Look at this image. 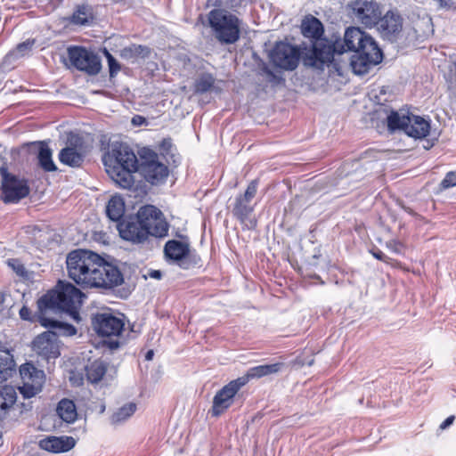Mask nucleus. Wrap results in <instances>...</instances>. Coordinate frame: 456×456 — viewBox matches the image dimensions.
Returning <instances> with one entry per match:
<instances>
[{
    "label": "nucleus",
    "mask_w": 456,
    "mask_h": 456,
    "mask_svg": "<svg viewBox=\"0 0 456 456\" xmlns=\"http://www.w3.org/2000/svg\"><path fill=\"white\" fill-rule=\"evenodd\" d=\"M241 381L233 379L223 387L214 396L211 414L217 417L224 413L232 403L235 395L242 387Z\"/></svg>",
    "instance_id": "obj_19"
},
{
    "label": "nucleus",
    "mask_w": 456,
    "mask_h": 456,
    "mask_svg": "<svg viewBox=\"0 0 456 456\" xmlns=\"http://www.w3.org/2000/svg\"><path fill=\"white\" fill-rule=\"evenodd\" d=\"M102 53L107 59L110 77L113 78L120 71L121 65L106 48L103 49Z\"/></svg>",
    "instance_id": "obj_39"
},
{
    "label": "nucleus",
    "mask_w": 456,
    "mask_h": 456,
    "mask_svg": "<svg viewBox=\"0 0 456 456\" xmlns=\"http://www.w3.org/2000/svg\"><path fill=\"white\" fill-rule=\"evenodd\" d=\"M168 228L163 213L152 205L140 208L136 216L118 224L120 237L133 243H142L149 235L165 237L167 235Z\"/></svg>",
    "instance_id": "obj_1"
},
{
    "label": "nucleus",
    "mask_w": 456,
    "mask_h": 456,
    "mask_svg": "<svg viewBox=\"0 0 456 456\" xmlns=\"http://www.w3.org/2000/svg\"><path fill=\"white\" fill-rule=\"evenodd\" d=\"M406 210L410 213V214H413L412 211L409 208H406Z\"/></svg>",
    "instance_id": "obj_55"
},
{
    "label": "nucleus",
    "mask_w": 456,
    "mask_h": 456,
    "mask_svg": "<svg viewBox=\"0 0 456 456\" xmlns=\"http://www.w3.org/2000/svg\"><path fill=\"white\" fill-rule=\"evenodd\" d=\"M365 32L356 27L347 28L345 31L344 37H334L331 40L319 41L313 53L316 57V53L321 55L325 64H330L334 61L335 54H342L346 52H354L356 53L358 46L362 43Z\"/></svg>",
    "instance_id": "obj_5"
},
{
    "label": "nucleus",
    "mask_w": 456,
    "mask_h": 456,
    "mask_svg": "<svg viewBox=\"0 0 456 456\" xmlns=\"http://www.w3.org/2000/svg\"><path fill=\"white\" fill-rule=\"evenodd\" d=\"M164 255L169 264L177 265L183 270L194 268L201 263L200 256L195 251H191L188 242L176 240L166 242Z\"/></svg>",
    "instance_id": "obj_7"
},
{
    "label": "nucleus",
    "mask_w": 456,
    "mask_h": 456,
    "mask_svg": "<svg viewBox=\"0 0 456 456\" xmlns=\"http://www.w3.org/2000/svg\"><path fill=\"white\" fill-rule=\"evenodd\" d=\"M130 291L129 290H123V292L121 293V296L126 297L129 295Z\"/></svg>",
    "instance_id": "obj_52"
},
{
    "label": "nucleus",
    "mask_w": 456,
    "mask_h": 456,
    "mask_svg": "<svg viewBox=\"0 0 456 456\" xmlns=\"http://www.w3.org/2000/svg\"><path fill=\"white\" fill-rule=\"evenodd\" d=\"M68 57L72 66L89 76H95L102 69L101 58L94 51L86 47H69Z\"/></svg>",
    "instance_id": "obj_12"
},
{
    "label": "nucleus",
    "mask_w": 456,
    "mask_h": 456,
    "mask_svg": "<svg viewBox=\"0 0 456 456\" xmlns=\"http://www.w3.org/2000/svg\"><path fill=\"white\" fill-rule=\"evenodd\" d=\"M148 274L151 278L157 280H159L162 277V273L159 270H151Z\"/></svg>",
    "instance_id": "obj_48"
},
{
    "label": "nucleus",
    "mask_w": 456,
    "mask_h": 456,
    "mask_svg": "<svg viewBox=\"0 0 456 456\" xmlns=\"http://www.w3.org/2000/svg\"><path fill=\"white\" fill-rule=\"evenodd\" d=\"M349 14L367 28L374 27L381 15L379 4L373 1L355 0L348 4Z\"/></svg>",
    "instance_id": "obj_16"
},
{
    "label": "nucleus",
    "mask_w": 456,
    "mask_h": 456,
    "mask_svg": "<svg viewBox=\"0 0 456 456\" xmlns=\"http://www.w3.org/2000/svg\"><path fill=\"white\" fill-rule=\"evenodd\" d=\"M8 265L19 275L24 277L27 273L26 268L23 264L18 259H9Z\"/></svg>",
    "instance_id": "obj_41"
},
{
    "label": "nucleus",
    "mask_w": 456,
    "mask_h": 456,
    "mask_svg": "<svg viewBox=\"0 0 456 456\" xmlns=\"http://www.w3.org/2000/svg\"><path fill=\"white\" fill-rule=\"evenodd\" d=\"M456 186V172H448L445 177L440 183L441 189L446 190L451 187Z\"/></svg>",
    "instance_id": "obj_40"
},
{
    "label": "nucleus",
    "mask_w": 456,
    "mask_h": 456,
    "mask_svg": "<svg viewBox=\"0 0 456 456\" xmlns=\"http://www.w3.org/2000/svg\"><path fill=\"white\" fill-rule=\"evenodd\" d=\"M100 273L96 277L94 288L113 289L125 282L124 273L118 266L113 263L106 261L102 257Z\"/></svg>",
    "instance_id": "obj_17"
},
{
    "label": "nucleus",
    "mask_w": 456,
    "mask_h": 456,
    "mask_svg": "<svg viewBox=\"0 0 456 456\" xmlns=\"http://www.w3.org/2000/svg\"><path fill=\"white\" fill-rule=\"evenodd\" d=\"M383 53L375 40L365 34L356 53L350 59V65L355 74L363 75L382 61Z\"/></svg>",
    "instance_id": "obj_6"
},
{
    "label": "nucleus",
    "mask_w": 456,
    "mask_h": 456,
    "mask_svg": "<svg viewBox=\"0 0 456 456\" xmlns=\"http://www.w3.org/2000/svg\"><path fill=\"white\" fill-rule=\"evenodd\" d=\"M0 175L3 200L5 203H17L29 194L27 180L20 179L17 175L9 173L5 167H0Z\"/></svg>",
    "instance_id": "obj_11"
},
{
    "label": "nucleus",
    "mask_w": 456,
    "mask_h": 456,
    "mask_svg": "<svg viewBox=\"0 0 456 456\" xmlns=\"http://www.w3.org/2000/svg\"><path fill=\"white\" fill-rule=\"evenodd\" d=\"M283 363L281 362H276L272 364H264V365H257L252 368H249L247 371V373L236 379L238 381H241L240 386L244 387L250 379H260L271 374L277 373L281 370L282 368Z\"/></svg>",
    "instance_id": "obj_24"
},
{
    "label": "nucleus",
    "mask_w": 456,
    "mask_h": 456,
    "mask_svg": "<svg viewBox=\"0 0 456 456\" xmlns=\"http://www.w3.org/2000/svg\"><path fill=\"white\" fill-rule=\"evenodd\" d=\"M32 350L43 359H56L60 355L57 334L52 330L39 334L32 341Z\"/></svg>",
    "instance_id": "obj_18"
},
{
    "label": "nucleus",
    "mask_w": 456,
    "mask_h": 456,
    "mask_svg": "<svg viewBox=\"0 0 456 456\" xmlns=\"http://www.w3.org/2000/svg\"><path fill=\"white\" fill-rule=\"evenodd\" d=\"M371 254L376 259L387 262V256L381 250H372Z\"/></svg>",
    "instance_id": "obj_46"
},
{
    "label": "nucleus",
    "mask_w": 456,
    "mask_h": 456,
    "mask_svg": "<svg viewBox=\"0 0 456 456\" xmlns=\"http://www.w3.org/2000/svg\"><path fill=\"white\" fill-rule=\"evenodd\" d=\"M216 77L208 72H202L195 78L193 92L196 94H203L208 92L220 93L221 88L216 84Z\"/></svg>",
    "instance_id": "obj_25"
},
{
    "label": "nucleus",
    "mask_w": 456,
    "mask_h": 456,
    "mask_svg": "<svg viewBox=\"0 0 456 456\" xmlns=\"http://www.w3.org/2000/svg\"><path fill=\"white\" fill-rule=\"evenodd\" d=\"M20 317L25 321H32L31 311L27 306H22L20 310Z\"/></svg>",
    "instance_id": "obj_44"
},
{
    "label": "nucleus",
    "mask_w": 456,
    "mask_h": 456,
    "mask_svg": "<svg viewBox=\"0 0 456 456\" xmlns=\"http://www.w3.org/2000/svg\"><path fill=\"white\" fill-rule=\"evenodd\" d=\"M83 297L82 291L73 284L60 281L54 289L38 299L37 314H49L50 312L61 310L78 320L77 308L82 305Z\"/></svg>",
    "instance_id": "obj_3"
},
{
    "label": "nucleus",
    "mask_w": 456,
    "mask_h": 456,
    "mask_svg": "<svg viewBox=\"0 0 456 456\" xmlns=\"http://www.w3.org/2000/svg\"><path fill=\"white\" fill-rule=\"evenodd\" d=\"M453 420H454V416H450V417H448V418H447V419H445V420H444V421L440 425V428H441L442 429L446 428L447 427H449L450 425H452V424Z\"/></svg>",
    "instance_id": "obj_49"
},
{
    "label": "nucleus",
    "mask_w": 456,
    "mask_h": 456,
    "mask_svg": "<svg viewBox=\"0 0 456 456\" xmlns=\"http://www.w3.org/2000/svg\"><path fill=\"white\" fill-rule=\"evenodd\" d=\"M404 134L415 139H422L429 134L430 123L424 118L410 113Z\"/></svg>",
    "instance_id": "obj_23"
},
{
    "label": "nucleus",
    "mask_w": 456,
    "mask_h": 456,
    "mask_svg": "<svg viewBox=\"0 0 456 456\" xmlns=\"http://www.w3.org/2000/svg\"><path fill=\"white\" fill-rule=\"evenodd\" d=\"M451 73H452L451 86L456 92V59L452 61Z\"/></svg>",
    "instance_id": "obj_45"
},
{
    "label": "nucleus",
    "mask_w": 456,
    "mask_h": 456,
    "mask_svg": "<svg viewBox=\"0 0 456 456\" xmlns=\"http://www.w3.org/2000/svg\"><path fill=\"white\" fill-rule=\"evenodd\" d=\"M110 1H111V2H113V3H120V2H122L123 0H110Z\"/></svg>",
    "instance_id": "obj_54"
},
{
    "label": "nucleus",
    "mask_w": 456,
    "mask_h": 456,
    "mask_svg": "<svg viewBox=\"0 0 456 456\" xmlns=\"http://www.w3.org/2000/svg\"><path fill=\"white\" fill-rule=\"evenodd\" d=\"M36 318L43 327L58 330L61 335L72 336L77 332L73 325L50 318L48 314H37Z\"/></svg>",
    "instance_id": "obj_27"
},
{
    "label": "nucleus",
    "mask_w": 456,
    "mask_h": 456,
    "mask_svg": "<svg viewBox=\"0 0 456 456\" xmlns=\"http://www.w3.org/2000/svg\"><path fill=\"white\" fill-rule=\"evenodd\" d=\"M125 214V202L120 196H112L106 206V215L115 222L120 221Z\"/></svg>",
    "instance_id": "obj_33"
},
{
    "label": "nucleus",
    "mask_w": 456,
    "mask_h": 456,
    "mask_svg": "<svg viewBox=\"0 0 456 456\" xmlns=\"http://www.w3.org/2000/svg\"><path fill=\"white\" fill-rule=\"evenodd\" d=\"M157 155L152 153L151 159L142 163L140 170L144 179L153 185L162 183L168 175L167 167L157 160Z\"/></svg>",
    "instance_id": "obj_21"
},
{
    "label": "nucleus",
    "mask_w": 456,
    "mask_h": 456,
    "mask_svg": "<svg viewBox=\"0 0 456 456\" xmlns=\"http://www.w3.org/2000/svg\"><path fill=\"white\" fill-rule=\"evenodd\" d=\"M4 354L0 355V382L7 380L15 370V362L10 350L6 347L0 349Z\"/></svg>",
    "instance_id": "obj_32"
},
{
    "label": "nucleus",
    "mask_w": 456,
    "mask_h": 456,
    "mask_svg": "<svg viewBox=\"0 0 456 456\" xmlns=\"http://www.w3.org/2000/svg\"><path fill=\"white\" fill-rule=\"evenodd\" d=\"M39 445L43 450L53 453L66 452L76 445V440L72 436H49L42 439Z\"/></svg>",
    "instance_id": "obj_22"
},
{
    "label": "nucleus",
    "mask_w": 456,
    "mask_h": 456,
    "mask_svg": "<svg viewBox=\"0 0 456 456\" xmlns=\"http://www.w3.org/2000/svg\"><path fill=\"white\" fill-rule=\"evenodd\" d=\"M136 411V404L134 403H129L127 404L120 407L116 412H114L111 416V422L113 424H118L122 421H125L129 417H131L134 411Z\"/></svg>",
    "instance_id": "obj_37"
},
{
    "label": "nucleus",
    "mask_w": 456,
    "mask_h": 456,
    "mask_svg": "<svg viewBox=\"0 0 456 456\" xmlns=\"http://www.w3.org/2000/svg\"><path fill=\"white\" fill-rule=\"evenodd\" d=\"M271 62L284 70H294L299 63V49L289 43L278 42L269 53Z\"/></svg>",
    "instance_id": "obj_14"
},
{
    "label": "nucleus",
    "mask_w": 456,
    "mask_h": 456,
    "mask_svg": "<svg viewBox=\"0 0 456 456\" xmlns=\"http://www.w3.org/2000/svg\"><path fill=\"white\" fill-rule=\"evenodd\" d=\"M70 381L73 383V384H77V386L81 385L82 384V379H79L78 382H76V381H73V378H70Z\"/></svg>",
    "instance_id": "obj_53"
},
{
    "label": "nucleus",
    "mask_w": 456,
    "mask_h": 456,
    "mask_svg": "<svg viewBox=\"0 0 456 456\" xmlns=\"http://www.w3.org/2000/svg\"><path fill=\"white\" fill-rule=\"evenodd\" d=\"M207 22L212 37L220 45H234L240 40L242 20L230 11L215 8L208 13Z\"/></svg>",
    "instance_id": "obj_4"
},
{
    "label": "nucleus",
    "mask_w": 456,
    "mask_h": 456,
    "mask_svg": "<svg viewBox=\"0 0 456 456\" xmlns=\"http://www.w3.org/2000/svg\"><path fill=\"white\" fill-rule=\"evenodd\" d=\"M56 412L67 423H73L77 418L75 403L68 398H63L58 403Z\"/></svg>",
    "instance_id": "obj_30"
},
{
    "label": "nucleus",
    "mask_w": 456,
    "mask_h": 456,
    "mask_svg": "<svg viewBox=\"0 0 456 456\" xmlns=\"http://www.w3.org/2000/svg\"><path fill=\"white\" fill-rule=\"evenodd\" d=\"M260 75L265 76L266 81L273 86H279L285 82L281 75L273 72L265 63H263L260 68Z\"/></svg>",
    "instance_id": "obj_38"
},
{
    "label": "nucleus",
    "mask_w": 456,
    "mask_h": 456,
    "mask_svg": "<svg viewBox=\"0 0 456 456\" xmlns=\"http://www.w3.org/2000/svg\"><path fill=\"white\" fill-rule=\"evenodd\" d=\"M94 19L93 9L88 4L77 5L74 11L70 21L75 25H87Z\"/></svg>",
    "instance_id": "obj_35"
},
{
    "label": "nucleus",
    "mask_w": 456,
    "mask_h": 456,
    "mask_svg": "<svg viewBox=\"0 0 456 456\" xmlns=\"http://www.w3.org/2000/svg\"><path fill=\"white\" fill-rule=\"evenodd\" d=\"M90 263L88 265V268L86 270V281H83L82 287L83 288H94L95 285L96 277L100 273V267L102 264V256L98 255V258L90 257Z\"/></svg>",
    "instance_id": "obj_36"
},
{
    "label": "nucleus",
    "mask_w": 456,
    "mask_h": 456,
    "mask_svg": "<svg viewBox=\"0 0 456 456\" xmlns=\"http://www.w3.org/2000/svg\"><path fill=\"white\" fill-rule=\"evenodd\" d=\"M120 346V343L118 340L115 339V340H110V342H108V346L110 348V349H117Z\"/></svg>",
    "instance_id": "obj_50"
},
{
    "label": "nucleus",
    "mask_w": 456,
    "mask_h": 456,
    "mask_svg": "<svg viewBox=\"0 0 456 456\" xmlns=\"http://www.w3.org/2000/svg\"><path fill=\"white\" fill-rule=\"evenodd\" d=\"M59 160L66 166L79 167L84 162V156L74 147H65L59 153Z\"/></svg>",
    "instance_id": "obj_31"
},
{
    "label": "nucleus",
    "mask_w": 456,
    "mask_h": 456,
    "mask_svg": "<svg viewBox=\"0 0 456 456\" xmlns=\"http://www.w3.org/2000/svg\"><path fill=\"white\" fill-rule=\"evenodd\" d=\"M94 331L102 338H118L125 328L124 315L111 312L96 313L91 317Z\"/></svg>",
    "instance_id": "obj_10"
},
{
    "label": "nucleus",
    "mask_w": 456,
    "mask_h": 456,
    "mask_svg": "<svg viewBox=\"0 0 456 456\" xmlns=\"http://www.w3.org/2000/svg\"><path fill=\"white\" fill-rule=\"evenodd\" d=\"M39 145L37 159L39 167L45 172H54L57 170V167L55 166L53 160V151L49 148L48 144L45 142H38Z\"/></svg>",
    "instance_id": "obj_29"
},
{
    "label": "nucleus",
    "mask_w": 456,
    "mask_h": 456,
    "mask_svg": "<svg viewBox=\"0 0 456 456\" xmlns=\"http://www.w3.org/2000/svg\"><path fill=\"white\" fill-rule=\"evenodd\" d=\"M257 185L258 181L256 179L252 180L245 192L235 197L232 210L233 216L248 230H253L256 227V220L251 217L255 209V205L251 204V201L256 195Z\"/></svg>",
    "instance_id": "obj_9"
},
{
    "label": "nucleus",
    "mask_w": 456,
    "mask_h": 456,
    "mask_svg": "<svg viewBox=\"0 0 456 456\" xmlns=\"http://www.w3.org/2000/svg\"><path fill=\"white\" fill-rule=\"evenodd\" d=\"M87 380L92 384H97L102 380L107 371V364L101 360H95L86 366Z\"/></svg>",
    "instance_id": "obj_34"
},
{
    "label": "nucleus",
    "mask_w": 456,
    "mask_h": 456,
    "mask_svg": "<svg viewBox=\"0 0 456 456\" xmlns=\"http://www.w3.org/2000/svg\"><path fill=\"white\" fill-rule=\"evenodd\" d=\"M410 112L408 110H390L387 116V126L390 132L403 131L404 133L407 123L410 122Z\"/></svg>",
    "instance_id": "obj_26"
},
{
    "label": "nucleus",
    "mask_w": 456,
    "mask_h": 456,
    "mask_svg": "<svg viewBox=\"0 0 456 456\" xmlns=\"http://www.w3.org/2000/svg\"><path fill=\"white\" fill-rule=\"evenodd\" d=\"M374 27L384 39L394 42L402 32L403 18L398 13L389 11L377 20Z\"/></svg>",
    "instance_id": "obj_20"
},
{
    "label": "nucleus",
    "mask_w": 456,
    "mask_h": 456,
    "mask_svg": "<svg viewBox=\"0 0 456 456\" xmlns=\"http://www.w3.org/2000/svg\"><path fill=\"white\" fill-rule=\"evenodd\" d=\"M314 278H315V279H318V280H320V279H321V278H320V276H318V275H315V276H314Z\"/></svg>",
    "instance_id": "obj_56"
},
{
    "label": "nucleus",
    "mask_w": 456,
    "mask_h": 456,
    "mask_svg": "<svg viewBox=\"0 0 456 456\" xmlns=\"http://www.w3.org/2000/svg\"><path fill=\"white\" fill-rule=\"evenodd\" d=\"M153 356H154V351L151 349V350L147 351V353L145 354V360L151 361L153 359Z\"/></svg>",
    "instance_id": "obj_51"
},
{
    "label": "nucleus",
    "mask_w": 456,
    "mask_h": 456,
    "mask_svg": "<svg viewBox=\"0 0 456 456\" xmlns=\"http://www.w3.org/2000/svg\"><path fill=\"white\" fill-rule=\"evenodd\" d=\"M132 123L135 126H141L142 124H145L146 123V119L145 118L140 116V115H135L133 118H132Z\"/></svg>",
    "instance_id": "obj_47"
},
{
    "label": "nucleus",
    "mask_w": 456,
    "mask_h": 456,
    "mask_svg": "<svg viewBox=\"0 0 456 456\" xmlns=\"http://www.w3.org/2000/svg\"><path fill=\"white\" fill-rule=\"evenodd\" d=\"M34 44L35 40H27L25 42L20 43L16 46L17 54H19L20 56H23L26 53L29 52L32 49Z\"/></svg>",
    "instance_id": "obj_42"
},
{
    "label": "nucleus",
    "mask_w": 456,
    "mask_h": 456,
    "mask_svg": "<svg viewBox=\"0 0 456 456\" xmlns=\"http://www.w3.org/2000/svg\"><path fill=\"white\" fill-rule=\"evenodd\" d=\"M90 257L98 258V254L86 249H75L70 251L66 257V267L68 276L77 284L82 286L83 281H86L85 273L90 263Z\"/></svg>",
    "instance_id": "obj_13"
},
{
    "label": "nucleus",
    "mask_w": 456,
    "mask_h": 456,
    "mask_svg": "<svg viewBox=\"0 0 456 456\" xmlns=\"http://www.w3.org/2000/svg\"><path fill=\"white\" fill-rule=\"evenodd\" d=\"M106 172L120 188L130 189L134 183L133 173L138 170V160L126 143L113 142L102 156Z\"/></svg>",
    "instance_id": "obj_2"
},
{
    "label": "nucleus",
    "mask_w": 456,
    "mask_h": 456,
    "mask_svg": "<svg viewBox=\"0 0 456 456\" xmlns=\"http://www.w3.org/2000/svg\"><path fill=\"white\" fill-rule=\"evenodd\" d=\"M22 386L20 392L24 398H31L41 392L45 383V373L37 370L32 363L26 362L20 368Z\"/></svg>",
    "instance_id": "obj_15"
},
{
    "label": "nucleus",
    "mask_w": 456,
    "mask_h": 456,
    "mask_svg": "<svg viewBox=\"0 0 456 456\" xmlns=\"http://www.w3.org/2000/svg\"><path fill=\"white\" fill-rule=\"evenodd\" d=\"M439 7L446 11L456 10V0H437Z\"/></svg>",
    "instance_id": "obj_43"
},
{
    "label": "nucleus",
    "mask_w": 456,
    "mask_h": 456,
    "mask_svg": "<svg viewBox=\"0 0 456 456\" xmlns=\"http://www.w3.org/2000/svg\"><path fill=\"white\" fill-rule=\"evenodd\" d=\"M151 54V49L146 45L132 44L119 51L120 58L131 62L136 61L139 58L145 59Z\"/></svg>",
    "instance_id": "obj_28"
},
{
    "label": "nucleus",
    "mask_w": 456,
    "mask_h": 456,
    "mask_svg": "<svg viewBox=\"0 0 456 456\" xmlns=\"http://www.w3.org/2000/svg\"><path fill=\"white\" fill-rule=\"evenodd\" d=\"M301 32L305 37L311 38L313 40L312 48L305 53L303 61L305 66L314 67L316 69H322L325 62H321L322 59L319 54L314 56L313 53L314 47L319 41L328 40L326 37H322L324 28L322 23L314 16H306L301 23Z\"/></svg>",
    "instance_id": "obj_8"
}]
</instances>
